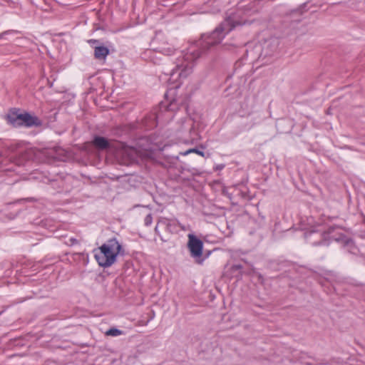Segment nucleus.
Returning a JSON list of instances; mask_svg holds the SVG:
<instances>
[{"instance_id":"nucleus-7","label":"nucleus","mask_w":365,"mask_h":365,"mask_svg":"<svg viewBox=\"0 0 365 365\" xmlns=\"http://www.w3.org/2000/svg\"><path fill=\"white\" fill-rule=\"evenodd\" d=\"M339 229L340 228L337 226L330 227L328 229L326 235H329V238L331 240H334L338 242H341L344 246L351 245L353 244L352 240L350 238H349L348 237H346V235H344V234L340 233V232L334 234L335 230H337Z\"/></svg>"},{"instance_id":"nucleus-11","label":"nucleus","mask_w":365,"mask_h":365,"mask_svg":"<svg viewBox=\"0 0 365 365\" xmlns=\"http://www.w3.org/2000/svg\"><path fill=\"white\" fill-rule=\"evenodd\" d=\"M106 334L108 336H117L122 334V331H120L116 328H111V329H108Z\"/></svg>"},{"instance_id":"nucleus-5","label":"nucleus","mask_w":365,"mask_h":365,"mask_svg":"<svg viewBox=\"0 0 365 365\" xmlns=\"http://www.w3.org/2000/svg\"><path fill=\"white\" fill-rule=\"evenodd\" d=\"M188 241L187 247L190 251V256L195 259L197 264H202L204 259L202 257L203 242L193 234L187 235Z\"/></svg>"},{"instance_id":"nucleus-17","label":"nucleus","mask_w":365,"mask_h":365,"mask_svg":"<svg viewBox=\"0 0 365 365\" xmlns=\"http://www.w3.org/2000/svg\"><path fill=\"white\" fill-rule=\"evenodd\" d=\"M7 34V32H4L0 34V38H2L4 35Z\"/></svg>"},{"instance_id":"nucleus-15","label":"nucleus","mask_w":365,"mask_h":365,"mask_svg":"<svg viewBox=\"0 0 365 365\" xmlns=\"http://www.w3.org/2000/svg\"><path fill=\"white\" fill-rule=\"evenodd\" d=\"M233 268L235 269H240L242 268V266L240 264H235L233 266Z\"/></svg>"},{"instance_id":"nucleus-16","label":"nucleus","mask_w":365,"mask_h":365,"mask_svg":"<svg viewBox=\"0 0 365 365\" xmlns=\"http://www.w3.org/2000/svg\"><path fill=\"white\" fill-rule=\"evenodd\" d=\"M90 43H98L97 40L91 39L88 41Z\"/></svg>"},{"instance_id":"nucleus-8","label":"nucleus","mask_w":365,"mask_h":365,"mask_svg":"<svg viewBox=\"0 0 365 365\" xmlns=\"http://www.w3.org/2000/svg\"><path fill=\"white\" fill-rule=\"evenodd\" d=\"M109 54V49L103 46H98L94 48V57L98 60H105Z\"/></svg>"},{"instance_id":"nucleus-1","label":"nucleus","mask_w":365,"mask_h":365,"mask_svg":"<svg viewBox=\"0 0 365 365\" xmlns=\"http://www.w3.org/2000/svg\"><path fill=\"white\" fill-rule=\"evenodd\" d=\"M238 21L231 17L222 22L210 35H202L201 38L191 45L185 53L177 59L175 66L167 74L170 81H175L178 78L187 77L192 71L193 62L201 56L212 46L219 43L225 36L231 31Z\"/></svg>"},{"instance_id":"nucleus-4","label":"nucleus","mask_w":365,"mask_h":365,"mask_svg":"<svg viewBox=\"0 0 365 365\" xmlns=\"http://www.w3.org/2000/svg\"><path fill=\"white\" fill-rule=\"evenodd\" d=\"M141 156V152L133 147L120 145L116 153V159L120 165H129L138 162Z\"/></svg>"},{"instance_id":"nucleus-19","label":"nucleus","mask_w":365,"mask_h":365,"mask_svg":"<svg viewBox=\"0 0 365 365\" xmlns=\"http://www.w3.org/2000/svg\"><path fill=\"white\" fill-rule=\"evenodd\" d=\"M71 241L73 242H77L76 240H75V239H71Z\"/></svg>"},{"instance_id":"nucleus-6","label":"nucleus","mask_w":365,"mask_h":365,"mask_svg":"<svg viewBox=\"0 0 365 365\" xmlns=\"http://www.w3.org/2000/svg\"><path fill=\"white\" fill-rule=\"evenodd\" d=\"M278 45L279 40L275 37L265 39L257 46V48L261 50L259 58L264 59L268 56H272L276 52Z\"/></svg>"},{"instance_id":"nucleus-9","label":"nucleus","mask_w":365,"mask_h":365,"mask_svg":"<svg viewBox=\"0 0 365 365\" xmlns=\"http://www.w3.org/2000/svg\"><path fill=\"white\" fill-rule=\"evenodd\" d=\"M93 145L101 150H105L110 148V142L104 137L96 136L93 139Z\"/></svg>"},{"instance_id":"nucleus-13","label":"nucleus","mask_w":365,"mask_h":365,"mask_svg":"<svg viewBox=\"0 0 365 365\" xmlns=\"http://www.w3.org/2000/svg\"><path fill=\"white\" fill-rule=\"evenodd\" d=\"M174 51L173 48H163L162 52L165 55H170Z\"/></svg>"},{"instance_id":"nucleus-2","label":"nucleus","mask_w":365,"mask_h":365,"mask_svg":"<svg viewBox=\"0 0 365 365\" xmlns=\"http://www.w3.org/2000/svg\"><path fill=\"white\" fill-rule=\"evenodd\" d=\"M122 247L115 238L108 240L100 247V252L95 254L98 264L103 267L111 266L115 261Z\"/></svg>"},{"instance_id":"nucleus-10","label":"nucleus","mask_w":365,"mask_h":365,"mask_svg":"<svg viewBox=\"0 0 365 365\" xmlns=\"http://www.w3.org/2000/svg\"><path fill=\"white\" fill-rule=\"evenodd\" d=\"M197 153V155H201L202 157L205 156V153L202 151H200V150H197V148H190V149L186 150L184 153H180V154L182 155H188L190 153Z\"/></svg>"},{"instance_id":"nucleus-18","label":"nucleus","mask_w":365,"mask_h":365,"mask_svg":"<svg viewBox=\"0 0 365 365\" xmlns=\"http://www.w3.org/2000/svg\"><path fill=\"white\" fill-rule=\"evenodd\" d=\"M15 149H16V147H11V150L12 152H14V151L15 150Z\"/></svg>"},{"instance_id":"nucleus-3","label":"nucleus","mask_w":365,"mask_h":365,"mask_svg":"<svg viewBox=\"0 0 365 365\" xmlns=\"http://www.w3.org/2000/svg\"><path fill=\"white\" fill-rule=\"evenodd\" d=\"M8 121L14 127H33L41 125V121L36 117L29 113H17L11 112L7 115Z\"/></svg>"},{"instance_id":"nucleus-12","label":"nucleus","mask_w":365,"mask_h":365,"mask_svg":"<svg viewBox=\"0 0 365 365\" xmlns=\"http://www.w3.org/2000/svg\"><path fill=\"white\" fill-rule=\"evenodd\" d=\"M153 217L151 215H148L145 218V225L149 226L152 224Z\"/></svg>"},{"instance_id":"nucleus-14","label":"nucleus","mask_w":365,"mask_h":365,"mask_svg":"<svg viewBox=\"0 0 365 365\" xmlns=\"http://www.w3.org/2000/svg\"><path fill=\"white\" fill-rule=\"evenodd\" d=\"M326 237L325 235L324 236V239H325ZM322 244H325V240H324L323 241L320 242H314V245H322Z\"/></svg>"}]
</instances>
